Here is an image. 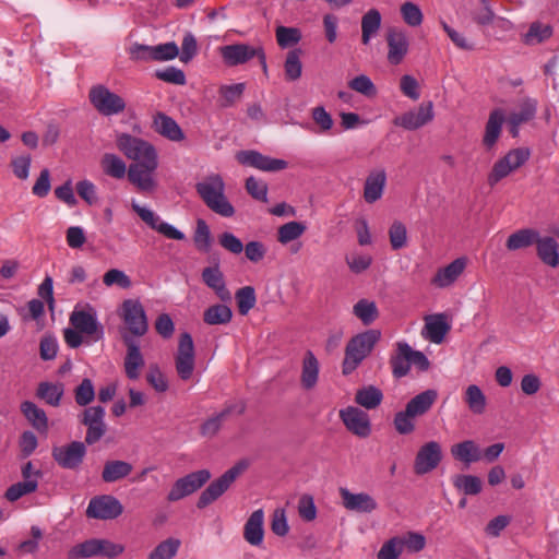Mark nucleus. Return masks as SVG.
<instances>
[{"mask_svg": "<svg viewBox=\"0 0 559 559\" xmlns=\"http://www.w3.org/2000/svg\"><path fill=\"white\" fill-rule=\"evenodd\" d=\"M380 337L381 333L379 330H368L353 336L345 347L342 373L344 376L353 373L371 354Z\"/></svg>", "mask_w": 559, "mask_h": 559, "instance_id": "obj_1", "label": "nucleus"}, {"mask_svg": "<svg viewBox=\"0 0 559 559\" xmlns=\"http://www.w3.org/2000/svg\"><path fill=\"white\" fill-rule=\"evenodd\" d=\"M195 188L201 199L213 212L224 217L234 215L235 209L224 195L225 185L221 176H210L197 183Z\"/></svg>", "mask_w": 559, "mask_h": 559, "instance_id": "obj_2", "label": "nucleus"}, {"mask_svg": "<svg viewBox=\"0 0 559 559\" xmlns=\"http://www.w3.org/2000/svg\"><path fill=\"white\" fill-rule=\"evenodd\" d=\"M119 317L123 321L127 332L133 338L145 335L148 331V320L145 309L138 299H126L120 307Z\"/></svg>", "mask_w": 559, "mask_h": 559, "instance_id": "obj_3", "label": "nucleus"}, {"mask_svg": "<svg viewBox=\"0 0 559 559\" xmlns=\"http://www.w3.org/2000/svg\"><path fill=\"white\" fill-rule=\"evenodd\" d=\"M117 148L133 163L158 158L155 147L147 141L129 133H119L116 136Z\"/></svg>", "mask_w": 559, "mask_h": 559, "instance_id": "obj_4", "label": "nucleus"}, {"mask_svg": "<svg viewBox=\"0 0 559 559\" xmlns=\"http://www.w3.org/2000/svg\"><path fill=\"white\" fill-rule=\"evenodd\" d=\"M531 152L526 147H518L509 151L498 159L488 175V185L493 187L512 171L523 166L530 158Z\"/></svg>", "mask_w": 559, "mask_h": 559, "instance_id": "obj_5", "label": "nucleus"}, {"mask_svg": "<svg viewBox=\"0 0 559 559\" xmlns=\"http://www.w3.org/2000/svg\"><path fill=\"white\" fill-rule=\"evenodd\" d=\"M219 52L225 64L229 67L243 64L257 57L263 72H267L266 57L262 47H253L247 44H234L221 47Z\"/></svg>", "mask_w": 559, "mask_h": 559, "instance_id": "obj_6", "label": "nucleus"}, {"mask_svg": "<svg viewBox=\"0 0 559 559\" xmlns=\"http://www.w3.org/2000/svg\"><path fill=\"white\" fill-rule=\"evenodd\" d=\"M88 98L93 107L103 116L118 115L126 109L124 99L104 85L93 86Z\"/></svg>", "mask_w": 559, "mask_h": 559, "instance_id": "obj_7", "label": "nucleus"}, {"mask_svg": "<svg viewBox=\"0 0 559 559\" xmlns=\"http://www.w3.org/2000/svg\"><path fill=\"white\" fill-rule=\"evenodd\" d=\"M70 323L75 330L90 336L94 342L104 337V326L97 320L96 310L90 305L81 309L75 308L70 314Z\"/></svg>", "mask_w": 559, "mask_h": 559, "instance_id": "obj_8", "label": "nucleus"}, {"mask_svg": "<svg viewBox=\"0 0 559 559\" xmlns=\"http://www.w3.org/2000/svg\"><path fill=\"white\" fill-rule=\"evenodd\" d=\"M245 469L246 464L238 463L226 471L219 478L212 481L199 497L197 507L203 509L217 500Z\"/></svg>", "mask_w": 559, "mask_h": 559, "instance_id": "obj_9", "label": "nucleus"}, {"mask_svg": "<svg viewBox=\"0 0 559 559\" xmlns=\"http://www.w3.org/2000/svg\"><path fill=\"white\" fill-rule=\"evenodd\" d=\"M211 478V473L207 469H200L192 472L181 478H178L170 488L167 500L175 502L192 495L199 490Z\"/></svg>", "mask_w": 559, "mask_h": 559, "instance_id": "obj_10", "label": "nucleus"}, {"mask_svg": "<svg viewBox=\"0 0 559 559\" xmlns=\"http://www.w3.org/2000/svg\"><path fill=\"white\" fill-rule=\"evenodd\" d=\"M236 160L243 166L261 171L276 173L288 167V163L281 158H273L254 150H245L236 153Z\"/></svg>", "mask_w": 559, "mask_h": 559, "instance_id": "obj_11", "label": "nucleus"}, {"mask_svg": "<svg viewBox=\"0 0 559 559\" xmlns=\"http://www.w3.org/2000/svg\"><path fill=\"white\" fill-rule=\"evenodd\" d=\"M158 167V158L132 163L128 168V180L141 192L155 188L154 173Z\"/></svg>", "mask_w": 559, "mask_h": 559, "instance_id": "obj_12", "label": "nucleus"}, {"mask_svg": "<svg viewBox=\"0 0 559 559\" xmlns=\"http://www.w3.org/2000/svg\"><path fill=\"white\" fill-rule=\"evenodd\" d=\"M175 366L181 380L187 381L192 377L195 366L194 344L192 336L187 332L179 337Z\"/></svg>", "mask_w": 559, "mask_h": 559, "instance_id": "obj_13", "label": "nucleus"}, {"mask_svg": "<svg viewBox=\"0 0 559 559\" xmlns=\"http://www.w3.org/2000/svg\"><path fill=\"white\" fill-rule=\"evenodd\" d=\"M386 60L391 66L401 64L409 52V38L400 27H389L385 32Z\"/></svg>", "mask_w": 559, "mask_h": 559, "instance_id": "obj_14", "label": "nucleus"}, {"mask_svg": "<svg viewBox=\"0 0 559 559\" xmlns=\"http://www.w3.org/2000/svg\"><path fill=\"white\" fill-rule=\"evenodd\" d=\"M442 461V449L439 442L428 441L423 444L416 453L414 461V473L425 475L438 467Z\"/></svg>", "mask_w": 559, "mask_h": 559, "instance_id": "obj_15", "label": "nucleus"}, {"mask_svg": "<svg viewBox=\"0 0 559 559\" xmlns=\"http://www.w3.org/2000/svg\"><path fill=\"white\" fill-rule=\"evenodd\" d=\"M122 512L123 507L116 497L103 495L90 500L86 515L91 519L112 520L121 515Z\"/></svg>", "mask_w": 559, "mask_h": 559, "instance_id": "obj_16", "label": "nucleus"}, {"mask_svg": "<svg viewBox=\"0 0 559 559\" xmlns=\"http://www.w3.org/2000/svg\"><path fill=\"white\" fill-rule=\"evenodd\" d=\"M340 418L346 429L356 437L367 438L371 433L369 415L355 406H347L340 411Z\"/></svg>", "mask_w": 559, "mask_h": 559, "instance_id": "obj_17", "label": "nucleus"}, {"mask_svg": "<svg viewBox=\"0 0 559 559\" xmlns=\"http://www.w3.org/2000/svg\"><path fill=\"white\" fill-rule=\"evenodd\" d=\"M86 454L85 444L81 441H73L67 445L52 449V457L59 466L68 469L78 468Z\"/></svg>", "mask_w": 559, "mask_h": 559, "instance_id": "obj_18", "label": "nucleus"}, {"mask_svg": "<svg viewBox=\"0 0 559 559\" xmlns=\"http://www.w3.org/2000/svg\"><path fill=\"white\" fill-rule=\"evenodd\" d=\"M105 409L102 406H91L84 409L81 423L87 427L85 442L94 444L102 439L106 432L104 423Z\"/></svg>", "mask_w": 559, "mask_h": 559, "instance_id": "obj_19", "label": "nucleus"}, {"mask_svg": "<svg viewBox=\"0 0 559 559\" xmlns=\"http://www.w3.org/2000/svg\"><path fill=\"white\" fill-rule=\"evenodd\" d=\"M122 342L127 347L123 361L124 372L128 379L138 380L141 370L145 365L144 357L136 341L129 334H121Z\"/></svg>", "mask_w": 559, "mask_h": 559, "instance_id": "obj_20", "label": "nucleus"}, {"mask_svg": "<svg viewBox=\"0 0 559 559\" xmlns=\"http://www.w3.org/2000/svg\"><path fill=\"white\" fill-rule=\"evenodd\" d=\"M435 117L431 102L423 103L416 110H409L393 120L395 126L406 130H416L430 122Z\"/></svg>", "mask_w": 559, "mask_h": 559, "instance_id": "obj_21", "label": "nucleus"}, {"mask_svg": "<svg viewBox=\"0 0 559 559\" xmlns=\"http://www.w3.org/2000/svg\"><path fill=\"white\" fill-rule=\"evenodd\" d=\"M132 210L141 217V219L148 225L152 229L162 234L164 237L174 240H183L185 235L174 226L165 223L152 210L140 206L136 203L132 204Z\"/></svg>", "mask_w": 559, "mask_h": 559, "instance_id": "obj_22", "label": "nucleus"}, {"mask_svg": "<svg viewBox=\"0 0 559 559\" xmlns=\"http://www.w3.org/2000/svg\"><path fill=\"white\" fill-rule=\"evenodd\" d=\"M467 265L466 258H457L450 264L437 270L430 280L432 286L437 288H447L452 286L463 274Z\"/></svg>", "mask_w": 559, "mask_h": 559, "instance_id": "obj_23", "label": "nucleus"}, {"mask_svg": "<svg viewBox=\"0 0 559 559\" xmlns=\"http://www.w3.org/2000/svg\"><path fill=\"white\" fill-rule=\"evenodd\" d=\"M340 496L348 511L371 513L378 508L376 499L367 492L353 493L347 488H340Z\"/></svg>", "mask_w": 559, "mask_h": 559, "instance_id": "obj_24", "label": "nucleus"}, {"mask_svg": "<svg viewBox=\"0 0 559 559\" xmlns=\"http://www.w3.org/2000/svg\"><path fill=\"white\" fill-rule=\"evenodd\" d=\"M201 277L203 283L211 288L222 301H229L231 299V294L226 287L225 277L218 262L212 266L204 267Z\"/></svg>", "mask_w": 559, "mask_h": 559, "instance_id": "obj_25", "label": "nucleus"}, {"mask_svg": "<svg viewBox=\"0 0 559 559\" xmlns=\"http://www.w3.org/2000/svg\"><path fill=\"white\" fill-rule=\"evenodd\" d=\"M386 186V173L383 168L369 171L364 183V200L372 204L380 200Z\"/></svg>", "mask_w": 559, "mask_h": 559, "instance_id": "obj_26", "label": "nucleus"}, {"mask_svg": "<svg viewBox=\"0 0 559 559\" xmlns=\"http://www.w3.org/2000/svg\"><path fill=\"white\" fill-rule=\"evenodd\" d=\"M320 364L311 350H307L301 361L300 384L305 390H312L319 381Z\"/></svg>", "mask_w": 559, "mask_h": 559, "instance_id": "obj_27", "label": "nucleus"}, {"mask_svg": "<svg viewBox=\"0 0 559 559\" xmlns=\"http://www.w3.org/2000/svg\"><path fill=\"white\" fill-rule=\"evenodd\" d=\"M264 512L262 509L251 513L243 527V538L252 546H260L264 537Z\"/></svg>", "mask_w": 559, "mask_h": 559, "instance_id": "obj_28", "label": "nucleus"}, {"mask_svg": "<svg viewBox=\"0 0 559 559\" xmlns=\"http://www.w3.org/2000/svg\"><path fill=\"white\" fill-rule=\"evenodd\" d=\"M449 330L450 325L447 323L443 314H432L425 318L423 335L426 340L440 344Z\"/></svg>", "mask_w": 559, "mask_h": 559, "instance_id": "obj_29", "label": "nucleus"}, {"mask_svg": "<svg viewBox=\"0 0 559 559\" xmlns=\"http://www.w3.org/2000/svg\"><path fill=\"white\" fill-rule=\"evenodd\" d=\"M504 121L506 117L502 109H493L489 114L483 136V144L486 148L490 150L496 145L498 139L500 138L502 124Z\"/></svg>", "mask_w": 559, "mask_h": 559, "instance_id": "obj_30", "label": "nucleus"}, {"mask_svg": "<svg viewBox=\"0 0 559 559\" xmlns=\"http://www.w3.org/2000/svg\"><path fill=\"white\" fill-rule=\"evenodd\" d=\"M390 366L395 378L405 377L411 369V346L399 342L395 352L390 357Z\"/></svg>", "mask_w": 559, "mask_h": 559, "instance_id": "obj_31", "label": "nucleus"}, {"mask_svg": "<svg viewBox=\"0 0 559 559\" xmlns=\"http://www.w3.org/2000/svg\"><path fill=\"white\" fill-rule=\"evenodd\" d=\"M154 129L157 133L170 141H182L185 134L179 124L169 116L158 112L153 120Z\"/></svg>", "mask_w": 559, "mask_h": 559, "instance_id": "obj_32", "label": "nucleus"}, {"mask_svg": "<svg viewBox=\"0 0 559 559\" xmlns=\"http://www.w3.org/2000/svg\"><path fill=\"white\" fill-rule=\"evenodd\" d=\"M438 399V392L433 389L426 390L411 399L405 408L415 417L427 414Z\"/></svg>", "mask_w": 559, "mask_h": 559, "instance_id": "obj_33", "label": "nucleus"}, {"mask_svg": "<svg viewBox=\"0 0 559 559\" xmlns=\"http://www.w3.org/2000/svg\"><path fill=\"white\" fill-rule=\"evenodd\" d=\"M559 245L552 237H543L538 236V240L536 241V250L537 255L542 260L543 263L556 267L559 265Z\"/></svg>", "mask_w": 559, "mask_h": 559, "instance_id": "obj_34", "label": "nucleus"}, {"mask_svg": "<svg viewBox=\"0 0 559 559\" xmlns=\"http://www.w3.org/2000/svg\"><path fill=\"white\" fill-rule=\"evenodd\" d=\"M243 411H245V405H242V404H240L239 406H237V405L227 406L219 414L206 419L200 427V433L203 437H209V438L214 437L219 431L223 421L226 419V417L229 414H231L234 412H237L238 414H242Z\"/></svg>", "mask_w": 559, "mask_h": 559, "instance_id": "obj_35", "label": "nucleus"}, {"mask_svg": "<svg viewBox=\"0 0 559 559\" xmlns=\"http://www.w3.org/2000/svg\"><path fill=\"white\" fill-rule=\"evenodd\" d=\"M452 456L466 465L481 460V451L473 440H465L451 447Z\"/></svg>", "mask_w": 559, "mask_h": 559, "instance_id": "obj_36", "label": "nucleus"}, {"mask_svg": "<svg viewBox=\"0 0 559 559\" xmlns=\"http://www.w3.org/2000/svg\"><path fill=\"white\" fill-rule=\"evenodd\" d=\"M133 469L131 463L121 460H110L104 464L102 479L105 483H115L128 477Z\"/></svg>", "mask_w": 559, "mask_h": 559, "instance_id": "obj_37", "label": "nucleus"}, {"mask_svg": "<svg viewBox=\"0 0 559 559\" xmlns=\"http://www.w3.org/2000/svg\"><path fill=\"white\" fill-rule=\"evenodd\" d=\"M20 408L21 413L34 429L39 432H46L48 430V418L44 409L39 408L35 403L31 401H24Z\"/></svg>", "mask_w": 559, "mask_h": 559, "instance_id": "obj_38", "label": "nucleus"}, {"mask_svg": "<svg viewBox=\"0 0 559 559\" xmlns=\"http://www.w3.org/2000/svg\"><path fill=\"white\" fill-rule=\"evenodd\" d=\"M382 17L377 9L368 10L361 17V43L369 45L370 40L378 34L381 27Z\"/></svg>", "mask_w": 559, "mask_h": 559, "instance_id": "obj_39", "label": "nucleus"}, {"mask_svg": "<svg viewBox=\"0 0 559 559\" xmlns=\"http://www.w3.org/2000/svg\"><path fill=\"white\" fill-rule=\"evenodd\" d=\"M538 231L532 228H523L511 234L506 242V247L511 250L527 248L538 240Z\"/></svg>", "mask_w": 559, "mask_h": 559, "instance_id": "obj_40", "label": "nucleus"}, {"mask_svg": "<svg viewBox=\"0 0 559 559\" xmlns=\"http://www.w3.org/2000/svg\"><path fill=\"white\" fill-rule=\"evenodd\" d=\"M64 393L62 383L40 382L36 390L38 399L45 401L50 406H59Z\"/></svg>", "mask_w": 559, "mask_h": 559, "instance_id": "obj_41", "label": "nucleus"}, {"mask_svg": "<svg viewBox=\"0 0 559 559\" xmlns=\"http://www.w3.org/2000/svg\"><path fill=\"white\" fill-rule=\"evenodd\" d=\"M552 35V27L549 24L539 21L533 22L527 32L522 35V41L525 45L534 46L542 44L550 38Z\"/></svg>", "mask_w": 559, "mask_h": 559, "instance_id": "obj_42", "label": "nucleus"}, {"mask_svg": "<svg viewBox=\"0 0 559 559\" xmlns=\"http://www.w3.org/2000/svg\"><path fill=\"white\" fill-rule=\"evenodd\" d=\"M100 167L107 176L115 179H122L126 174L128 175L126 163L116 154H104L100 159Z\"/></svg>", "mask_w": 559, "mask_h": 559, "instance_id": "obj_43", "label": "nucleus"}, {"mask_svg": "<svg viewBox=\"0 0 559 559\" xmlns=\"http://www.w3.org/2000/svg\"><path fill=\"white\" fill-rule=\"evenodd\" d=\"M382 399L381 390L374 385L364 386L357 390L355 394V402L367 409L377 408L381 404Z\"/></svg>", "mask_w": 559, "mask_h": 559, "instance_id": "obj_44", "label": "nucleus"}, {"mask_svg": "<svg viewBox=\"0 0 559 559\" xmlns=\"http://www.w3.org/2000/svg\"><path fill=\"white\" fill-rule=\"evenodd\" d=\"M353 313L364 325L372 324L379 317L376 302L366 298L359 299L354 305Z\"/></svg>", "mask_w": 559, "mask_h": 559, "instance_id": "obj_45", "label": "nucleus"}, {"mask_svg": "<svg viewBox=\"0 0 559 559\" xmlns=\"http://www.w3.org/2000/svg\"><path fill=\"white\" fill-rule=\"evenodd\" d=\"M464 402L469 411L480 415L486 409L487 400L481 389L476 384H471L464 392Z\"/></svg>", "mask_w": 559, "mask_h": 559, "instance_id": "obj_46", "label": "nucleus"}, {"mask_svg": "<svg viewBox=\"0 0 559 559\" xmlns=\"http://www.w3.org/2000/svg\"><path fill=\"white\" fill-rule=\"evenodd\" d=\"M233 318L231 309L222 304L209 307L203 313V321L209 325L227 324Z\"/></svg>", "mask_w": 559, "mask_h": 559, "instance_id": "obj_47", "label": "nucleus"}, {"mask_svg": "<svg viewBox=\"0 0 559 559\" xmlns=\"http://www.w3.org/2000/svg\"><path fill=\"white\" fill-rule=\"evenodd\" d=\"M301 50L293 49L287 52L284 62L285 80L288 82L297 81L302 73V63L300 60Z\"/></svg>", "mask_w": 559, "mask_h": 559, "instance_id": "obj_48", "label": "nucleus"}, {"mask_svg": "<svg viewBox=\"0 0 559 559\" xmlns=\"http://www.w3.org/2000/svg\"><path fill=\"white\" fill-rule=\"evenodd\" d=\"M305 231L306 225L304 223L296 221L288 222L278 227L277 241L282 245H286L301 237Z\"/></svg>", "mask_w": 559, "mask_h": 559, "instance_id": "obj_49", "label": "nucleus"}, {"mask_svg": "<svg viewBox=\"0 0 559 559\" xmlns=\"http://www.w3.org/2000/svg\"><path fill=\"white\" fill-rule=\"evenodd\" d=\"M181 543L179 539L170 537L159 543L148 555V559H171L174 558Z\"/></svg>", "mask_w": 559, "mask_h": 559, "instance_id": "obj_50", "label": "nucleus"}, {"mask_svg": "<svg viewBox=\"0 0 559 559\" xmlns=\"http://www.w3.org/2000/svg\"><path fill=\"white\" fill-rule=\"evenodd\" d=\"M38 487L37 479H26L23 481H19L16 484L11 485L5 493L4 497L7 500L14 502L22 498L25 495L32 493L36 491Z\"/></svg>", "mask_w": 559, "mask_h": 559, "instance_id": "obj_51", "label": "nucleus"}, {"mask_svg": "<svg viewBox=\"0 0 559 559\" xmlns=\"http://www.w3.org/2000/svg\"><path fill=\"white\" fill-rule=\"evenodd\" d=\"M235 299L239 313L246 316L257 302L254 288L252 286L239 288L235 294Z\"/></svg>", "mask_w": 559, "mask_h": 559, "instance_id": "obj_52", "label": "nucleus"}, {"mask_svg": "<svg viewBox=\"0 0 559 559\" xmlns=\"http://www.w3.org/2000/svg\"><path fill=\"white\" fill-rule=\"evenodd\" d=\"M537 111V100L533 98H524L520 104V109L512 112L509 119L516 121L520 124L531 121Z\"/></svg>", "mask_w": 559, "mask_h": 559, "instance_id": "obj_53", "label": "nucleus"}, {"mask_svg": "<svg viewBox=\"0 0 559 559\" xmlns=\"http://www.w3.org/2000/svg\"><path fill=\"white\" fill-rule=\"evenodd\" d=\"M415 418L406 408L397 412L393 419L394 429L403 436L413 433L416 428Z\"/></svg>", "mask_w": 559, "mask_h": 559, "instance_id": "obj_54", "label": "nucleus"}, {"mask_svg": "<svg viewBox=\"0 0 559 559\" xmlns=\"http://www.w3.org/2000/svg\"><path fill=\"white\" fill-rule=\"evenodd\" d=\"M453 485L465 495H477L481 491V480L473 475H457Z\"/></svg>", "mask_w": 559, "mask_h": 559, "instance_id": "obj_55", "label": "nucleus"}, {"mask_svg": "<svg viewBox=\"0 0 559 559\" xmlns=\"http://www.w3.org/2000/svg\"><path fill=\"white\" fill-rule=\"evenodd\" d=\"M95 556H97V538L76 544L68 551L69 559H83Z\"/></svg>", "mask_w": 559, "mask_h": 559, "instance_id": "obj_56", "label": "nucleus"}, {"mask_svg": "<svg viewBox=\"0 0 559 559\" xmlns=\"http://www.w3.org/2000/svg\"><path fill=\"white\" fill-rule=\"evenodd\" d=\"M404 548L403 538L392 537L386 540L377 554L378 559H399Z\"/></svg>", "mask_w": 559, "mask_h": 559, "instance_id": "obj_57", "label": "nucleus"}, {"mask_svg": "<svg viewBox=\"0 0 559 559\" xmlns=\"http://www.w3.org/2000/svg\"><path fill=\"white\" fill-rule=\"evenodd\" d=\"M389 239L393 250L404 248L407 245L406 226L400 221L393 222L389 228Z\"/></svg>", "mask_w": 559, "mask_h": 559, "instance_id": "obj_58", "label": "nucleus"}, {"mask_svg": "<svg viewBox=\"0 0 559 559\" xmlns=\"http://www.w3.org/2000/svg\"><path fill=\"white\" fill-rule=\"evenodd\" d=\"M401 15L403 21L412 27L419 26L424 20L420 8L413 2H405L401 5Z\"/></svg>", "mask_w": 559, "mask_h": 559, "instance_id": "obj_59", "label": "nucleus"}, {"mask_svg": "<svg viewBox=\"0 0 559 559\" xmlns=\"http://www.w3.org/2000/svg\"><path fill=\"white\" fill-rule=\"evenodd\" d=\"M95 397V390L91 379L85 378L74 390V399L78 405L86 406Z\"/></svg>", "mask_w": 559, "mask_h": 559, "instance_id": "obj_60", "label": "nucleus"}, {"mask_svg": "<svg viewBox=\"0 0 559 559\" xmlns=\"http://www.w3.org/2000/svg\"><path fill=\"white\" fill-rule=\"evenodd\" d=\"M301 39V33L298 28L278 26L276 28V40L280 47H290Z\"/></svg>", "mask_w": 559, "mask_h": 559, "instance_id": "obj_61", "label": "nucleus"}, {"mask_svg": "<svg viewBox=\"0 0 559 559\" xmlns=\"http://www.w3.org/2000/svg\"><path fill=\"white\" fill-rule=\"evenodd\" d=\"M103 283L107 287L116 285L123 289H128L132 285L130 277L123 271L118 269L108 270L103 276Z\"/></svg>", "mask_w": 559, "mask_h": 559, "instance_id": "obj_62", "label": "nucleus"}, {"mask_svg": "<svg viewBox=\"0 0 559 559\" xmlns=\"http://www.w3.org/2000/svg\"><path fill=\"white\" fill-rule=\"evenodd\" d=\"M348 86L357 92L362 94L366 97H374L377 95V88L369 76L365 74H360L348 82Z\"/></svg>", "mask_w": 559, "mask_h": 559, "instance_id": "obj_63", "label": "nucleus"}, {"mask_svg": "<svg viewBox=\"0 0 559 559\" xmlns=\"http://www.w3.org/2000/svg\"><path fill=\"white\" fill-rule=\"evenodd\" d=\"M31 164L32 157L29 154L14 156L10 160V167L13 175L21 180H26L28 178Z\"/></svg>", "mask_w": 559, "mask_h": 559, "instance_id": "obj_64", "label": "nucleus"}]
</instances>
